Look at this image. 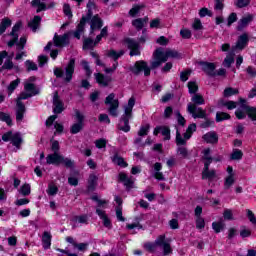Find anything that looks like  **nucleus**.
Segmentation results:
<instances>
[{
    "label": "nucleus",
    "instance_id": "nucleus-44",
    "mask_svg": "<svg viewBox=\"0 0 256 256\" xmlns=\"http://www.w3.org/2000/svg\"><path fill=\"white\" fill-rule=\"evenodd\" d=\"M233 63H235V54H228L223 61V66L229 69Z\"/></svg>",
    "mask_w": 256,
    "mask_h": 256
},
{
    "label": "nucleus",
    "instance_id": "nucleus-33",
    "mask_svg": "<svg viewBox=\"0 0 256 256\" xmlns=\"http://www.w3.org/2000/svg\"><path fill=\"white\" fill-rule=\"evenodd\" d=\"M11 19L9 18H4L2 19L1 23H0V35H3V33H5V31H7L8 27H11Z\"/></svg>",
    "mask_w": 256,
    "mask_h": 256
},
{
    "label": "nucleus",
    "instance_id": "nucleus-4",
    "mask_svg": "<svg viewBox=\"0 0 256 256\" xmlns=\"http://www.w3.org/2000/svg\"><path fill=\"white\" fill-rule=\"evenodd\" d=\"M158 247H162L163 255L165 256L173 253L171 244L165 239V235L158 236L154 242H147L144 244V249H146L148 253H155Z\"/></svg>",
    "mask_w": 256,
    "mask_h": 256
},
{
    "label": "nucleus",
    "instance_id": "nucleus-42",
    "mask_svg": "<svg viewBox=\"0 0 256 256\" xmlns=\"http://www.w3.org/2000/svg\"><path fill=\"white\" fill-rule=\"evenodd\" d=\"M60 165L66 166L67 169H73V167H75V162L70 158H65L64 156H62L60 160Z\"/></svg>",
    "mask_w": 256,
    "mask_h": 256
},
{
    "label": "nucleus",
    "instance_id": "nucleus-41",
    "mask_svg": "<svg viewBox=\"0 0 256 256\" xmlns=\"http://www.w3.org/2000/svg\"><path fill=\"white\" fill-rule=\"evenodd\" d=\"M151 130V125L145 124L140 126V129L138 131V137H145L149 135V131Z\"/></svg>",
    "mask_w": 256,
    "mask_h": 256
},
{
    "label": "nucleus",
    "instance_id": "nucleus-46",
    "mask_svg": "<svg viewBox=\"0 0 256 256\" xmlns=\"http://www.w3.org/2000/svg\"><path fill=\"white\" fill-rule=\"evenodd\" d=\"M188 91L190 95H195L199 91V86L197 85V82L190 81L188 82Z\"/></svg>",
    "mask_w": 256,
    "mask_h": 256
},
{
    "label": "nucleus",
    "instance_id": "nucleus-19",
    "mask_svg": "<svg viewBox=\"0 0 256 256\" xmlns=\"http://www.w3.org/2000/svg\"><path fill=\"white\" fill-rule=\"evenodd\" d=\"M247 45H249V35H247V33H244L238 37L234 49H239L240 51H243V49L247 47Z\"/></svg>",
    "mask_w": 256,
    "mask_h": 256
},
{
    "label": "nucleus",
    "instance_id": "nucleus-8",
    "mask_svg": "<svg viewBox=\"0 0 256 256\" xmlns=\"http://www.w3.org/2000/svg\"><path fill=\"white\" fill-rule=\"evenodd\" d=\"M2 141L5 143L11 141L12 145L16 149H21V143H23V138L19 132L13 133V131H8L2 135Z\"/></svg>",
    "mask_w": 256,
    "mask_h": 256
},
{
    "label": "nucleus",
    "instance_id": "nucleus-45",
    "mask_svg": "<svg viewBox=\"0 0 256 256\" xmlns=\"http://www.w3.org/2000/svg\"><path fill=\"white\" fill-rule=\"evenodd\" d=\"M231 119V115L225 112H217L216 113V123H221V121H227Z\"/></svg>",
    "mask_w": 256,
    "mask_h": 256
},
{
    "label": "nucleus",
    "instance_id": "nucleus-23",
    "mask_svg": "<svg viewBox=\"0 0 256 256\" xmlns=\"http://www.w3.org/2000/svg\"><path fill=\"white\" fill-rule=\"evenodd\" d=\"M96 214L98 215V217H100V219H102L104 227H106L107 229H111V227H113V225L111 224V220L109 219L105 211L97 208Z\"/></svg>",
    "mask_w": 256,
    "mask_h": 256
},
{
    "label": "nucleus",
    "instance_id": "nucleus-61",
    "mask_svg": "<svg viewBox=\"0 0 256 256\" xmlns=\"http://www.w3.org/2000/svg\"><path fill=\"white\" fill-rule=\"evenodd\" d=\"M213 17V12L208 10L207 8H201L199 11V17Z\"/></svg>",
    "mask_w": 256,
    "mask_h": 256
},
{
    "label": "nucleus",
    "instance_id": "nucleus-32",
    "mask_svg": "<svg viewBox=\"0 0 256 256\" xmlns=\"http://www.w3.org/2000/svg\"><path fill=\"white\" fill-rule=\"evenodd\" d=\"M24 89L27 93L32 95V97L35 95H39V91L37 90V88L35 87V84L33 83H26L24 85Z\"/></svg>",
    "mask_w": 256,
    "mask_h": 256
},
{
    "label": "nucleus",
    "instance_id": "nucleus-62",
    "mask_svg": "<svg viewBox=\"0 0 256 256\" xmlns=\"http://www.w3.org/2000/svg\"><path fill=\"white\" fill-rule=\"evenodd\" d=\"M237 21V13L232 12L228 18H227V25L228 27H231L232 23H235Z\"/></svg>",
    "mask_w": 256,
    "mask_h": 256
},
{
    "label": "nucleus",
    "instance_id": "nucleus-24",
    "mask_svg": "<svg viewBox=\"0 0 256 256\" xmlns=\"http://www.w3.org/2000/svg\"><path fill=\"white\" fill-rule=\"evenodd\" d=\"M111 161L112 163H114V165H118V167H122L125 169V167H129V164L127 162H125V159H123V157L119 156L118 153L114 154L111 157Z\"/></svg>",
    "mask_w": 256,
    "mask_h": 256
},
{
    "label": "nucleus",
    "instance_id": "nucleus-6",
    "mask_svg": "<svg viewBox=\"0 0 256 256\" xmlns=\"http://www.w3.org/2000/svg\"><path fill=\"white\" fill-rule=\"evenodd\" d=\"M74 73H75V58H70L66 67L64 68V71L61 68H55L54 69V75L58 79H61V78L64 77V81L66 83H71Z\"/></svg>",
    "mask_w": 256,
    "mask_h": 256
},
{
    "label": "nucleus",
    "instance_id": "nucleus-50",
    "mask_svg": "<svg viewBox=\"0 0 256 256\" xmlns=\"http://www.w3.org/2000/svg\"><path fill=\"white\" fill-rule=\"evenodd\" d=\"M97 45L91 38H86L83 41V49H93Z\"/></svg>",
    "mask_w": 256,
    "mask_h": 256
},
{
    "label": "nucleus",
    "instance_id": "nucleus-58",
    "mask_svg": "<svg viewBox=\"0 0 256 256\" xmlns=\"http://www.w3.org/2000/svg\"><path fill=\"white\" fill-rule=\"evenodd\" d=\"M143 9V5H134L132 9L129 11L130 17H135L139 12Z\"/></svg>",
    "mask_w": 256,
    "mask_h": 256
},
{
    "label": "nucleus",
    "instance_id": "nucleus-16",
    "mask_svg": "<svg viewBox=\"0 0 256 256\" xmlns=\"http://www.w3.org/2000/svg\"><path fill=\"white\" fill-rule=\"evenodd\" d=\"M200 65L202 67V71L208 75V77H215L217 75V72H215V69H217V66L213 62H200Z\"/></svg>",
    "mask_w": 256,
    "mask_h": 256
},
{
    "label": "nucleus",
    "instance_id": "nucleus-52",
    "mask_svg": "<svg viewBox=\"0 0 256 256\" xmlns=\"http://www.w3.org/2000/svg\"><path fill=\"white\" fill-rule=\"evenodd\" d=\"M161 134L164 137V141L171 140V130L167 126H162Z\"/></svg>",
    "mask_w": 256,
    "mask_h": 256
},
{
    "label": "nucleus",
    "instance_id": "nucleus-56",
    "mask_svg": "<svg viewBox=\"0 0 256 256\" xmlns=\"http://www.w3.org/2000/svg\"><path fill=\"white\" fill-rule=\"evenodd\" d=\"M225 0H214V9L215 11H223L225 8Z\"/></svg>",
    "mask_w": 256,
    "mask_h": 256
},
{
    "label": "nucleus",
    "instance_id": "nucleus-31",
    "mask_svg": "<svg viewBox=\"0 0 256 256\" xmlns=\"http://www.w3.org/2000/svg\"><path fill=\"white\" fill-rule=\"evenodd\" d=\"M187 141H189V139L185 138V134L183 137L181 135V132H179V129H177L176 130V145L178 147L185 146V145H187Z\"/></svg>",
    "mask_w": 256,
    "mask_h": 256
},
{
    "label": "nucleus",
    "instance_id": "nucleus-22",
    "mask_svg": "<svg viewBox=\"0 0 256 256\" xmlns=\"http://www.w3.org/2000/svg\"><path fill=\"white\" fill-rule=\"evenodd\" d=\"M243 111H245L248 119H251V121L256 125V107L249 106L243 104Z\"/></svg>",
    "mask_w": 256,
    "mask_h": 256
},
{
    "label": "nucleus",
    "instance_id": "nucleus-47",
    "mask_svg": "<svg viewBox=\"0 0 256 256\" xmlns=\"http://www.w3.org/2000/svg\"><path fill=\"white\" fill-rule=\"evenodd\" d=\"M21 83V80L18 78L16 80H13L9 85H8V95H12L13 91L19 87V84Z\"/></svg>",
    "mask_w": 256,
    "mask_h": 256
},
{
    "label": "nucleus",
    "instance_id": "nucleus-35",
    "mask_svg": "<svg viewBox=\"0 0 256 256\" xmlns=\"http://www.w3.org/2000/svg\"><path fill=\"white\" fill-rule=\"evenodd\" d=\"M176 153L181 157V159H187L189 157V150H187V147L185 146H178Z\"/></svg>",
    "mask_w": 256,
    "mask_h": 256
},
{
    "label": "nucleus",
    "instance_id": "nucleus-7",
    "mask_svg": "<svg viewBox=\"0 0 256 256\" xmlns=\"http://www.w3.org/2000/svg\"><path fill=\"white\" fill-rule=\"evenodd\" d=\"M33 97V94L22 92L20 96L18 97V100L16 102V121H23V117L25 115V104H23V100L29 99Z\"/></svg>",
    "mask_w": 256,
    "mask_h": 256
},
{
    "label": "nucleus",
    "instance_id": "nucleus-40",
    "mask_svg": "<svg viewBox=\"0 0 256 256\" xmlns=\"http://www.w3.org/2000/svg\"><path fill=\"white\" fill-rule=\"evenodd\" d=\"M0 121H3L9 127H11V125H13V120L11 119V115H9L5 112L0 111Z\"/></svg>",
    "mask_w": 256,
    "mask_h": 256
},
{
    "label": "nucleus",
    "instance_id": "nucleus-1",
    "mask_svg": "<svg viewBox=\"0 0 256 256\" xmlns=\"http://www.w3.org/2000/svg\"><path fill=\"white\" fill-rule=\"evenodd\" d=\"M153 61L147 64L144 60L136 61L133 66H130L129 70L133 75H141L144 72L145 77H149L151 75V69H157L163 65V63H167L168 59H183V55L179 53L177 50L167 49L165 52L163 48H158L153 53Z\"/></svg>",
    "mask_w": 256,
    "mask_h": 256
},
{
    "label": "nucleus",
    "instance_id": "nucleus-9",
    "mask_svg": "<svg viewBox=\"0 0 256 256\" xmlns=\"http://www.w3.org/2000/svg\"><path fill=\"white\" fill-rule=\"evenodd\" d=\"M105 105H109L108 113L111 117L119 115V99H115V93H110L105 99Z\"/></svg>",
    "mask_w": 256,
    "mask_h": 256
},
{
    "label": "nucleus",
    "instance_id": "nucleus-48",
    "mask_svg": "<svg viewBox=\"0 0 256 256\" xmlns=\"http://www.w3.org/2000/svg\"><path fill=\"white\" fill-rule=\"evenodd\" d=\"M212 229L215 231V233H221L223 231V229H225V223H223L221 221L213 222Z\"/></svg>",
    "mask_w": 256,
    "mask_h": 256
},
{
    "label": "nucleus",
    "instance_id": "nucleus-53",
    "mask_svg": "<svg viewBox=\"0 0 256 256\" xmlns=\"http://www.w3.org/2000/svg\"><path fill=\"white\" fill-rule=\"evenodd\" d=\"M20 193L24 197H27L28 195H31V185L29 184H24L20 188Z\"/></svg>",
    "mask_w": 256,
    "mask_h": 256
},
{
    "label": "nucleus",
    "instance_id": "nucleus-30",
    "mask_svg": "<svg viewBox=\"0 0 256 256\" xmlns=\"http://www.w3.org/2000/svg\"><path fill=\"white\" fill-rule=\"evenodd\" d=\"M217 177V172L215 170H203L202 179H208V181H213Z\"/></svg>",
    "mask_w": 256,
    "mask_h": 256
},
{
    "label": "nucleus",
    "instance_id": "nucleus-57",
    "mask_svg": "<svg viewBox=\"0 0 256 256\" xmlns=\"http://www.w3.org/2000/svg\"><path fill=\"white\" fill-rule=\"evenodd\" d=\"M95 145H96L97 149H105L107 147V139L100 138L95 141Z\"/></svg>",
    "mask_w": 256,
    "mask_h": 256
},
{
    "label": "nucleus",
    "instance_id": "nucleus-15",
    "mask_svg": "<svg viewBox=\"0 0 256 256\" xmlns=\"http://www.w3.org/2000/svg\"><path fill=\"white\" fill-rule=\"evenodd\" d=\"M90 21V35H93L95 31H99L103 27V19L98 14L91 16Z\"/></svg>",
    "mask_w": 256,
    "mask_h": 256
},
{
    "label": "nucleus",
    "instance_id": "nucleus-12",
    "mask_svg": "<svg viewBox=\"0 0 256 256\" xmlns=\"http://www.w3.org/2000/svg\"><path fill=\"white\" fill-rule=\"evenodd\" d=\"M124 43L130 50V57L141 55V45L139 44V42H137V40L133 38H126L124 39Z\"/></svg>",
    "mask_w": 256,
    "mask_h": 256
},
{
    "label": "nucleus",
    "instance_id": "nucleus-20",
    "mask_svg": "<svg viewBox=\"0 0 256 256\" xmlns=\"http://www.w3.org/2000/svg\"><path fill=\"white\" fill-rule=\"evenodd\" d=\"M161 169H163V164H161V162H156L153 166V177L154 179H157V181H165V175H163Z\"/></svg>",
    "mask_w": 256,
    "mask_h": 256
},
{
    "label": "nucleus",
    "instance_id": "nucleus-29",
    "mask_svg": "<svg viewBox=\"0 0 256 256\" xmlns=\"http://www.w3.org/2000/svg\"><path fill=\"white\" fill-rule=\"evenodd\" d=\"M39 25H41V16H34V18L28 23V27H30L34 33L39 29Z\"/></svg>",
    "mask_w": 256,
    "mask_h": 256
},
{
    "label": "nucleus",
    "instance_id": "nucleus-63",
    "mask_svg": "<svg viewBox=\"0 0 256 256\" xmlns=\"http://www.w3.org/2000/svg\"><path fill=\"white\" fill-rule=\"evenodd\" d=\"M196 229H205V219L203 217L196 218Z\"/></svg>",
    "mask_w": 256,
    "mask_h": 256
},
{
    "label": "nucleus",
    "instance_id": "nucleus-17",
    "mask_svg": "<svg viewBox=\"0 0 256 256\" xmlns=\"http://www.w3.org/2000/svg\"><path fill=\"white\" fill-rule=\"evenodd\" d=\"M55 47H67L69 44V34L65 33L64 35L55 34L54 38Z\"/></svg>",
    "mask_w": 256,
    "mask_h": 256
},
{
    "label": "nucleus",
    "instance_id": "nucleus-27",
    "mask_svg": "<svg viewBox=\"0 0 256 256\" xmlns=\"http://www.w3.org/2000/svg\"><path fill=\"white\" fill-rule=\"evenodd\" d=\"M32 7L36 8V13H41V11H47V5L41 0H32Z\"/></svg>",
    "mask_w": 256,
    "mask_h": 256
},
{
    "label": "nucleus",
    "instance_id": "nucleus-14",
    "mask_svg": "<svg viewBox=\"0 0 256 256\" xmlns=\"http://www.w3.org/2000/svg\"><path fill=\"white\" fill-rule=\"evenodd\" d=\"M94 79L96 83H98L99 87H109L113 81V77L103 73H94Z\"/></svg>",
    "mask_w": 256,
    "mask_h": 256
},
{
    "label": "nucleus",
    "instance_id": "nucleus-59",
    "mask_svg": "<svg viewBox=\"0 0 256 256\" xmlns=\"http://www.w3.org/2000/svg\"><path fill=\"white\" fill-rule=\"evenodd\" d=\"M26 65V69L27 71H37V64H35V62L31 61V60H27L25 62Z\"/></svg>",
    "mask_w": 256,
    "mask_h": 256
},
{
    "label": "nucleus",
    "instance_id": "nucleus-13",
    "mask_svg": "<svg viewBox=\"0 0 256 256\" xmlns=\"http://www.w3.org/2000/svg\"><path fill=\"white\" fill-rule=\"evenodd\" d=\"M118 181L123 183L126 191H131V189L135 188V179H133V176H128L125 172L118 174Z\"/></svg>",
    "mask_w": 256,
    "mask_h": 256
},
{
    "label": "nucleus",
    "instance_id": "nucleus-10",
    "mask_svg": "<svg viewBox=\"0 0 256 256\" xmlns=\"http://www.w3.org/2000/svg\"><path fill=\"white\" fill-rule=\"evenodd\" d=\"M74 113H75V119L77 123H74L71 126L70 133H72V135H77V133H80V131H83L85 115H83V113H81V111L77 109L74 111Z\"/></svg>",
    "mask_w": 256,
    "mask_h": 256
},
{
    "label": "nucleus",
    "instance_id": "nucleus-38",
    "mask_svg": "<svg viewBox=\"0 0 256 256\" xmlns=\"http://www.w3.org/2000/svg\"><path fill=\"white\" fill-rule=\"evenodd\" d=\"M233 185H235V175H229L224 180V189L225 190L231 189Z\"/></svg>",
    "mask_w": 256,
    "mask_h": 256
},
{
    "label": "nucleus",
    "instance_id": "nucleus-54",
    "mask_svg": "<svg viewBox=\"0 0 256 256\" xmlns=\"http://www.w3.org/2000/svg\"><path fill=\"white\" fill-rule=\"evenodd\" d=\"M27 44V37L22 36L20 38V41L16 43L17 50L18 51H23L25 49V45Z\"/></svg>",
    "mask_w": 256,
    "mask_h": 256
},
{
    "label": "nucleus",
    "instance_id": "nucleus-49",
    "mask_svg": "<svg viewBox=\"0 0 256 256\" xmlns=\"http://www.w3.org/2000/svg\"><path fill=\"white\" fill-rule=\"evenodd\" d=\"M192 29L193 31H203V23L201 22V19L195 18L192 23Z\"/></svg>",
    "mask_w": 256,
    "mask_h": 256
},
{
    "label": "nucleus",
    "instance_id": "nucleus-2",
    "mask_svg": "<svg viewBox=\"0 0 256 256\" xmlns=\"http://www.w3.org/2000/svg\"><path fill=\"white\" fill-rule=\"evenodd\" d=\"M192 103L187 106V111L192 115L193 119H207V111L198 105H205V98L201 94H194L191 98Z\"/></svg>",
    "mask_w": 256,
    "mask_h": 256
},
{
    "label": "nucleus",
    "instance_id": "nucleus-37",
    "mask_svg": "<svg viewBox=\"0 0 256 256\" xmlns=\"http://www.w3.org/2000/svg\"><path fill=\"white\" fill-rule=\"evenodd\" d=\"M73 223H81L87 225L89 223V217L87 215L74 216L72 218Z\"/></svg>",
    "mask_w": 256,
    "mask_h": 256
},
{
    "label": "nucleus",
    "instance_id": "nucleus-28",
    "mask_svg": "<svg viewBox=\"0 0 256 256\" xmlns=\"http://www.w3.org/2000/svg\"><path fill=\"white\" fill-rule=\"evenodd\" d=\"M149 18H138L132 21V25L133 27H135V29H137V31H141V29H143V27H145V23H147Z\"/></svg>",
    "mask_w": 256,
    "mask_h": 256
},
{
    "label": "nucleus",
    "instance_id": "nucleus-36",
    "mask_svg": "<svg viewBox=\"0 0 256 256\" xmlns=\"http://www.w3.org/2000/svg\"><path fill=\"white\" fill-rule=\"evenodd\" d=\"M195 131H197V124H195V123L190 124L188 126L186 132L184 133L185 139H191V137H193V133H195Z\"/></svg>",
    "mask_w": 256,
    "mask_h": 256
},
{
    "label": "nucleus",
    "instance_id": "nucleus-39",
    "mask_svg": "<svg viewBox=\"0 0 256 256\" xmlns=\"http://www.w3.org/2000/svg\"><path fill=\"white\" fill-rule=\"evenodd\" d=\"M97 176L95 174H91L88 180V191H95V185L97 184Z\"/></svg>",
    "mask_w": 256,
    "mask_h": 256
},
{
    "label": "nucleus",
    "instance_id": "nucleus-64",
    "mask_svg": "<svg viewBox=\"0 0 256 256\" xmlns=\"http://www.w3.org/2000/svg\"><path fill=\"white\" fill-rule=\"evenodd\" d=\"M235 115H236L237 119H245V117H247V113L242 108H238L235 111Z\"/></svg>",
    "mask_w": 256,
    "mask_h": 256
},
{
    "label": "nucleus",
    "instance_id": "nucleus-60",
    "mask_svg": "<svg viewBox=\"0 0 256 256\" xmlns=\"http://www.w3.org/2000/svg\"><path fill=\"white\" fill-rule=\"evenodd\" d=\"M22 25H23V23L17 22V23L13 26L12 31H11V33H10V36H11V37H15V35H19V34H17V32L19 31V29H21Z\"/></svg>",
    "mask_w": 256,
    "mask_h": 256
},
{
    "label": "nucleus",
    "instance_id": "nucleus-34",
    "mask_svg": "<svg viewBox=\"0 0 256 256\" xmlns=\"http://www.w3.org/2000/svg\"><path fill=\"white\" fill-rule=\"evenodd\" d=\"M233 95H239V89L233 87H227L223 91V97H233Z\"/></svg>",
    "mask_w": 256,
    "mask_h": 256
},
{
    "label": "nucleus",
    "instance_id": "nucleus-43",
    "mask_svg": "<svg viewBox=\"0 0 256 256\" xmlns=\"http://www.w3.org/2000/svg\"><path fill=\"white\" fill-rule=\"evenodd\" d=\"M230 159L232 161H240V159H243V151L234 149L230 155Z\"/></svg>",
    "mask_w": 256,
    "mask_h": 256
},
{
    "label": "nucleus",
    "instance_id": "nucleus-55",
    "mask_svg": "<svg viewBox=\"0 0 256 256\" xmlns=\"http://www.w3.org/2000/svg\"><path fill=\"white\" fill-rule=\"evenodd\" d=\"M47 193L50 197H53V196L57 195V193H59V188H57V186H55L53 184H50L48 186Z\"/></svg>",
    "mask_w": 256,
    "mask_h": 256
},
{
    "label": "nucleus",
    "instance_id": "nucleus-3",
    "mask_svg": "<svg viewBox=\"0 0 256 256\" xmlns=\"http://www.w3.org/2000/svg\"><path fill=\"white\" fill-rule=\"evenodd\" d=\"M133 107H135V97H131L128 100V104L124 107V113L120 117V121L118 123L119 131H123L124 133H129L131 131L129 121L133 119Z\"/></svg>",
    "mask_w": 256,
    "mask_h": 256
},
{
    "label": "nucleus",
    "instance_id": "nucleus-21",
    "mask_svg": "<svg viewBox=\"0 0 256 256\" xmlns=\"http://www.w3.org/2000/svg\"><path fill=\"white\" fill-rule=\"evenodd\" d=\"M62 157L63 155L54 152L46 157V163L47 165H61Z\"/></svg>",
    "mask_w": 256,
    "mask_h": 256
},
{
    "label": "nucleus",
    "instance_id": "nucleus-26",
    "mask_svg": "<svg viewBox=\"0 0 256 256\" xmlns=\"http://www.w3.org/2000/svg\"><path fill=\"white\" fill-rule=\"evenodd\" d=\"M51 233L45 231L42 236V245L44 249H50L51 248Z\"/></svg>",
    "mask_w": 256,
    "mask_h": 256
},
{
    "label": "nucleus",
    "instance_id": "nucleus-18",
    "mask_svg": "<svg viewBox=\"0 0 256 256\" xmlns=\"http://www.w3.org/2000/svg\"><path fill=\"white\" fill-rule=\"evenodd\" d=\"M203 141L205 143H210L212 145H215L216 143H219V136L217 135V132L215 131H210L207 132L202 136Z\"/></svg>",
    "mask_w": 256,
    "mask_h": 256
},
{
    "label": "nucleus",
    "instance_id": "nucleus-51",
    "mask_svg": "<svg viewBox=\"0 0 256 256\" xmlns=\"http://www.w3.org/2000/svg\"><path fill=\"white\" fill-rule=\"evenodd\" d=\"M81 65L86 73V77H91V75H93V71L89 67V62H87L86 60H82Z\"/></svg>",
    "mask_w": 256,
    "mask_h": 256
},
{
    "label": "nucleus",
    "instance_id": "nucleus-25",
    "mask_svg": "<svg viewBox=\"0 0 256 256\" xmlns=\"http://www.w3.org/2000/svg\"><path fill=\"white\" fill-rule=\"evenodd\" d=\"M253 21V16L248 15L239 20L237 25V31H243L247 25Z\"/></svg>",
    "mask_w": 256,
    "mask_h": 256
},
{
    "label": "nucleus",
    "instance_id": "nucleus-11",
    "mask_svg": "<svg viewBox=\"0 0 256 256\" xmlns=\"http://www.w3.org/2000/svg\"><path fill=\"white\" fill-rule=\"evenodd\" d=\"M123 55H125V51L120 50L119 52L115 51V50H109L107 52V57H110V59H113L114 63L112 65L111 68H106L105 69V73H113L117 70V67H119V62L118 59L120 57H123Z\"/></svg>",
    "mask_w": 256,
    "mask_h": 256
},
{
    "label": "nucleus",
    "instance_id": "nucleus-5",
    "mask_svg": "<svg viewBox=\"0 0 256 256\" xmlns=\"http://www.w3.org/2000/svg\"><path fill=\"white\" fill-rule=\"evenodd\" d=\"M88 12L86 16H82L79 24L76 27V30L73 32L75 39H81V35L85 33V25H87V21L93 17V9H95V2L89 1L87 4Z\"/></svg>",
    "mask_w": 256,
    "mask_h": 256
}]
</instances>
